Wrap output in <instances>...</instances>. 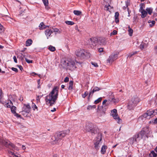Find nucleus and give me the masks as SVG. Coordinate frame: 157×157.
<instances>
[{
  "mask_svg": "<svg viewBox=\"0 0 157 157\" xmlns=\"http://www.w3.org/2000/svg\"><path fill=\"white\" fill-rule=\"evenodd\" d=\"M108 100L110 102L115 104L117 103L119 101V99L118 98H115L113 95H112L109 96Z\"/></svg>",
  "mask_w": 157,
  "mask_h": 157,
  "instance_id": "obj_14",
  "label": "nucleus"
},
{
  "mask_svg": "<svg viewBox=\"0 0 157 157\" xmlns=\"http://www.w3.org/2000/svg\"><path fill=\"white\" fill-rule=\"evenodd\" d=\"M111 0H109V3L108 4V5H105V10L107 11H109L110 12V10L111 9H113V7L111 6L110 5L111 3Z\"/></svg>",
  "mask_w": 157,
  "mask_h": 157,
  "instance_id": "obj_18",
  "label": "nucleus"
},
{
  "mask_svg": "<svg viewBox=\"0 0 157 157\" xmlns=\"http://www.w3.org/2000/svg\"><path fill=\"white\" fill-rule=\"evenodd\" d=\"M154 112L151 110H147L146 113H144L143 116V117L147 118V119H150L153 117Z\"/></svg>",
  "mask_w": 157,
  "mask_h": 157,
  "instance_id": "obj_11",
  "label": "nucleus"
},
{
  "mask_svg": "<svg viewBox=\"0 0 157 157\" xmlns=\"http://www.w3.org/2000/svg\"><path fill=\"white\" fill-rule=\"evenodd\" d=\"M140 47L141 49H143L144 48V44L142 43L140 45Z\"/></svg>",
  "mask_w": 157,
  "mask_h": 157,
  "instance_id": "obj_58",
  "label": "nucleus"
},
{
  "mask_svg": "<svg viewBox=\"0 0 157 157\" xmlns=\"http://www.w3.org/2000/svg\"><path fill=\"white\" fill-rule=\"evenodd\" d=\"M45 6V7H48V0H42Z\"/></svg>",
  "mask_w": 157,
  "mask_h": 157,
  "instance_id": "obj_37",
  "label": "nucleus"
},
{
  "mask_svg": "<svg viewBox=\"0 0 157 157\" xmlns=\"http://www.w3.org/2000/svg\"><path fill=\"white\" fill-rule=\"evenodd\" d=\"M25 60L26 61L29 63H32L33 61L32 60H30L27 58H25Z\"/></svg>",
  "mask_w": 157,
  "mask_h": 157,
  "instance_id": "obj_51",
  "label": "nucleus"
},
{
  "mask_svg": "<svg viewBox=\"0 0 157 157\" xmlns=\"http://www.w3.org/2000/svg\"><path fill=\"white\" fill-rule=\"evenodd\" d=\"M117 31L115 30H114L113 31V32L110 33V35H114L117 34Z\"/></svg>",
  "mask_w": 157,
  "mask_h": 157,
  "instance_id": "obj_53",
  "label": "nucleus"
},
{
  "mask_svg": "<svg viewBox=\"0 0 157 157\" xmlns=\"http://www.w3.org/2000/svg\"><path fill=\"white\" fill-rule=\"evenodd\" d=\"M48 49L52 52H54L56 50L55 48L51 45H50Z\"/></svg>",
  "mask_w": 157,
  "mask_h": 157,
  "instance_id": "obj_39",
  "label": "nucleus"
},
{
  "mask_svg": "<svg viewBox=\"0 0 157 157\" xmlns=\"http://www.w3.org/2000/svg\"><path fill=\"white\" fill-rule=\"evenodd\" d=\"M61 63L62 66L64 68L68 69L71 71L76 68L75 63L73 60H62Z\"/></svg>",
  "mask_w": 157,
  "mask_h": 157,
  "instance_id": "obj_2",
  "label": "nucleus"
},
{
  "mask_svg": "<svg viewBox=\"0 0 157 157\" xmlns=\"http://www.w3.org/2000/svg\"><path fill=\"white\" fill-rule=\"evenodd\" d=\"M65 23L67 25H72L74 24L75 23L73 21H66Z\"/></svg>",
  "mask_w": 157,
  "mask_h": 157,
  "instance_id": "obj_35",
  "label": "nucleus"
},
{
  "mask_svg": "<svg viewBox=\"0 0 157 157\" xmlns=\"http://www.w3.org/2000/svg\"><path fill=\"white\" fill-rule=\"evenodd\" d=\"M12 143H10V142L9 141H6L4 143L5 146L9 147L10 148L11 147L10 145Z\"/></svg>",
  "mask_w": 157,
  "mask_h": 157,
  "instance_id": "obj_32",
  "label": "nucleus"
},
{
  "mask_svg": "<svg viewBox=\"0 0 157 157\" xmlns=\"http://www.w3.org/2000/svg\"><path fill=\"white\" fill-rule=\"evenodd\" d=\"M14 115L16 116L17 118H21V115H19L18 113H17L16 112L15 113H14Z\"/></svg>",
  "mask_w": 157,
  "mask_h": 157,
  "instance_id": "obj_54",
  "label": "nucleus"
},
{
  "mask_svg": "<svg viewBox=\"0 0 157 157\" xmlns=\"http://www.w3.org/2000/svg\"><path fill=\"white\" fill-rule=\"evenodd\" d=\"M17 58L19 59L22 62H23L24 61V54L22 53L19 54L17 56Z\"/></svg>",
  "mask_w": 157,
  "mask_h": 157,
  "instance_id": "obj_20",
  "label": "nucleus"
},
{
  "mask_svg": "<svg viewBox=\"0 0 157 157\" xmlns=\"http://www.w3.org/2000/svg\"><path fill=\"white\" fill-rule=\"evenodd\" d=\"M39 27L40 30L45 29L46 28V26L44 25L43 22H41L39 25Z\"/></svg>",
  "mask_w": 157,
  "mask_h": 157,
  "instance_id": "obj_30",
  "label": "nucleus"
},
{
  "mask_svg": "<svg viewBox=\"0 0 157 157\" xmlns=\"http://www.w3.org/2000/svg\"><path fill=\"white\" fill-rule=\"evenodd\" d=\"M69 78L68 77H66L64 79V82H67L69 81Z\"/></svg>",
  "mask_w": 157,
  "mask_h": 157,
  "instance_id": "obj_55",
  "label": "nucleus"
},
{
  "mask_svg": "<svg viewBox=\"0 0 157 157\" xmlns=\"http://www.w3.org/2000/svg\"><path fill=\"white\" fill-rule=\"evenodd\" d=\"M89 43L91 48H93L96 46L98 43V39L96 37H93L90 39Z\"/></svg>",
  "mask_w": 157,
  "mask_h": 157,
  "instance_id": "obj_10",
  "label": "nucleus"
},
{
  "mask_svg": "<svg viewBox=\"0 0 157 157\" xmlns=\"http://www.w3.org/2000/svg\"><path fill=\"white\" fill-rule=\"evenodd\" d=\"M157 154L155 153L154 151H152L149 155L148 157H157Z\"/></svg>",
  "mask_w": 157,
  "mask_h": 157,
  "instance_id": "obj_25",
  "label": "nucleus"
},
{
  "mask_svg": "<svg viewBox=\"0 0 157 157\" xmlns=\"http://www.w3.org/2000/svg\"><path fill=\"white\" fill-rule=\"evenodd\" d=\"M107 148V147L105 145L102 146L101 149V153L102 154H104L106 152V150Z\"/></svg>",
  "mask_w": 157,
  "mask_h": 157,
  "instance_id": "obj_21",
  "label": "nucleus"
},
{
  "mask_svg": "<svg viewBox=\"0 0 157 157\" xmlns=\"http://www.w3.org/2000/svg\"><path fill=\"white\" fill-rule=\"evenodd\" d=\"M107 107L105 105L98 107L97 109V113L99 116H102L105 115Z\"/></svg>",
  "mask_w": 157,
  "mask_h": 157,
  "instance_id": "obj_8",
  "label": "nucleus"
},
{
  "mask_svg": "<svg viewBox=\"0 0 157 157\" xmlns=\"http://www.w3.org/2000/svg\"><path fill=\"white\" fill-rule=\"evenodd\" d=\"M43 95H42L41 96H39L38 95L37 96L36 98V100L37 102H40V98H41L43 96Z\"/></svg>",
  "mask_w": 157,
  "mask_h": 157,
  "instance_id": "obj_50",
  "label": "nucleus"
},
{
  "mask_svg": "<svg viewBox=\"0 0 157 157\" xmlns=\"http://www.w3.org/2000/svg\"><path fill=\"white\" fill-rule=\"evenodd\" d=\"M11 147L10 149H14L16 150H18V148L17 147H16L15 145L13 144H11L10 145Z\"/></svg>",
  "mask_w": 157,
  "mask_h": 157,
  "instance_id": "obj_34",
  "label": "nucleus"
},
{
  "mask_svg": "<svg viewBox=\"0 0 157 157\" xmlns=\"http://www.w3.org/2000/svg\"><path fill=\"white\" fill-rule=\"evenodd\" d=\"M119 13L118 12H116L115 14V21L117 23L119 22V19L118 17L119 16Z\"/></svg>",
  "mask_w": 157,
  "mask_h": 157,
  "instance_id": "obj_22",
  "label": "nucleus"
},
{
  "mask_svg": "<svg viewBox=\"0 0 157 157\" xmlns=\"http://www.w3.org/2000/svg\"><path fill=\"white\" fill-rule=\"evenodd\" d=\"M102 134L101 133H98L95 139V142H94V147L97 150H99L101 145V142L102 140Z\"/></svg>",
  "mask_w": 157,
  "mask_h": 157,
  "instance_id": "obj_7",
  "label": "nucleus"
},
{
  "mask_svg": "<svg viewBox=\"0 0 157 157\" xmlns=\"http://www.w3.org/2000/svg\"><path fill=\"white\" fill-rule=\"evenodd\" d=\"M58 96V91L57 87H55L49 94L46 97L45 101L46 104H49L51 106H52L55 103Z\"/></svg>",
  "mask_w": 157,
  "mask_h": 157,
  "instance_id": "obj_1",
  "label": "nucleus"
},
{
  "mask_svg": "<svg viewBox=\"0 0 157 157\" xmlns=\"http://www.w3.org/2000/svg\"><path fill=\"white\" fill-rule=\"evenodd\" d=\"M88 94L87 91H86L84 94H82V97L83 98H85L88 95Z\"/></svg>",
  "mask_w": 157,
  "mask_h": 157,
  "instance_id": "obj_49",
  "label": "nucleus"
},
{
  "mask_svg": "<svg viewBox=\"0 0 157 157\" xmlns=\"http://www.w3.org/2000/svg\"><path fill=\"white\" fill-rule=\"evenodd\" d=\"M102 100V98L100 97L98 98L96 100L94 101V103L95 104H97L99 102H100Z\"/></svg>",
  "mask_w": 157,
  "mask_h": 157,
  "instance_id": "obj_36",
  "label": "nucleus"
},
{
  "mask_svg": "<svg viewBox=\"0 0 157 157\" xmlns=\"http://www.w3.org/2000/svg\"><path fill=\"white\" fill-rule=\"evenodd\" d=\"M150 132L149 131L148 127H145L143 128V129L139 133L136 134V136L139 139V141L141 139L144 140L148 137V135L150 134Z\"/></svg>",
  "mask_w": 157,
  "mask_h": 157,
  "instance_id": "obj_3",
  "label": "nucleus"
},
{
  "mask_svg": "<svg viewBox=\"0 0 157 157\" xmlns=\"http://www.w3.org/2000/svg\"><path fill=\"white\" fill-rule=\"evenodd\" d=\"M73 13L75 15L77 16L80 15L81 14V12L78 10H75Z\"/></svg>",
  "mask_w": 157,
  "mask_h": 157,
  "instance_id": "obj_38",
  "label": "nucleus"
},
{
  "mask_svg": "<svg viewBox=\"0 0 157 157\" xmlns=\"http://www.w3.org/2000/svg\"><path fill=\"white\" fill-rule=\"evenodd\" d=\"M0 102L2 104H4L5 101H3V94L2 90L0 89Z\"/></svg>",
  "mask_w": 157,
  "mask_h": 157,
  "instance_id": "obj_19",
  "label": "nucleus"
},
{
  "mask_svg": "<svg viewBox=\"0 0 157 157\" xmlns=\"http://www.w3.org/2000/svg\"><path fill=\"white\" fill-rule=\"evenodd\" d=\"M10 108L11 109V112L13 113L14 114V113H16V107L15 106H13V105L11 106Z\"/></svg>",
  "mask_w": 157,
  "mask_h": 157,
  "instance_id": "obj_31",
  "label": "nucleus"
},
{
  "mask_svg": "<svg viewBox=\"0 0 157 157\" xmlns=\"http://www.w3.org/2000/svg\"><path fill=\"white\" fill-rule=\"evenodd\" d=\"M94 91L93 90L91 91L89 93V96H88V101H89V100L90 99V97H91L92 96L93 94H94Z\"/></svg>",
  "mask_w": 157,
  "mask_h": 157,
  "instance_id": "obj_46",
  "label": "nucleus"
},
{
  "mask_svg": "<svg viewBox=\"0 0 157 157\" xmlns=\"http://www.w3.org/2000/svg\"><path fill=\"white\" fill-rule=\"evenodd\" d=\"M23 54L24 56V58L25 59V58H27L28 59V56L29 54H28L26 53H24Z\"/></svg>",
  "mask_w": 157,
  "mask_h": 157,
  "instance_id": "obj_57",
  "label": "nucleus"
},
{
  "mask_svg": "<svg viewBox=\"0 0 157 157\" xmlns=\"http://www.w3.org/2000/svg\"><path fill=\"white\" fill-rule=\"evenodd\" d=\"M88 132L90 131L91 132L92 134H95L97 133L98 131L97 129H95L94 128H90V131L88 130Z\"/></svg>",
  "mask_w": 157,
  "mask_h": 157,
  "instance_id": "obj_29",
  "label": "nucleus"
},
{
  "mask_svg": "<svg viewBox=\"0 0 157 157\" xmlns=\"http://www.w3.org/2000/svg\"><path fill=\"white\" fill-rule=\"evenodd\" d=\"M98 43L100 44L105 45L106 44V41L105 39L101 38L98 40Z\"/></svg>",
  "mask_w": 157,
  "mask_h": 157,
  "instance_id": "obj_24",
  "label": "nucleus"
},
{
  "mask_svg": "<svg viewBox=\"0 0 157 157\" xmlns=\"http://www.w3.org/2000/svg\"><path fill=\"white\" fill-rule=\"evenodd\" d=\"M11 69L14 71L15 72H18V70L17 68H14V67H12L11 68Z\"/></svg>",
  "mask_w": 157,
  "mask_h": 157,
  "instance_id": "obj_56",
  "label": "nucleus"
},
{
  "mask_svg": "<svg viewBox=\"0 0 157 157\" xmlns=\"http://www.w3.org/2000/svg\"><path fill=\"white\" fill-rule=\"evenodd\" d=\"M146 12L147 13H148L149 15H151L152 13L153 9L151 7L147 8L146 9Z\"/></svg>",
  "mask_w": 157,
  "mask_h": 157,
  "instance_id": "obj_28",
  "label": "nucleus"
},
{
  "mask_svg": "<svg viewBox=\"0 0 157 157\" xmlns=\"http://www.w3.org/2000/svg\"><path fill=\"white\" fill-rule=\"evenodd\" d=\"M137 52H136V51H135L134 52H131L129 54L128 56V57H132L133 55L136 54Z\"/></svg>",
  "mask_w": 157,
  "mask_h": 157,
  "instance_id": "obj_42",
  "label": "nucleus"
},
{
  "mask_svg": "<svg viewBox=\"0 0 157 157\" xmlns=\"http://www.w3.org/2000/svg\"><path fill=\"white\" fill-rule=\"evenodd\" d=\"M18 67L21 71H22L23 70V68L21 65H18Z\"/></svg>",
  "mask_w": 157,
  "mask_h": 157,
  "instance_id": "obj_64",
  "label": "nucleus"
},
{
  "mask_svg": "<svg viewBox=\"0 0 157 157\" xmlns=\"http://www.w3.org/2000/svg\"><path fill=\"white\" fill-rule=\"evenodd\" d=\"M66 135V133L63 132H61L56 133L55 136L52 138L53 140L52 144H56L59 142Z\"/></svg>",
  "mask_w": 157,
  "mask_h": 157,
  "instance_id": "obj_5",
  "label": "nucleus"
},
{
  "mask_svg": "<svg viewBox=\"0 0 157 157\" xmlns=\"http://www.w3.org/2000/svg\"><path fill=\"white\" fill-rule=\"evenodd\" d=\"M117 57L118 55L117 54H112L108 58L107 60V63H112L117 59Z\"/></svg>",
  "mask_w": 157,
  "mask_h": 157,
  "instance_id": "obj_12",
  "label": "nucleus"
},
{
  "mask_svg": "<svg viewBox=\"0 0 157 157\" xmlns=\"http://www.w3.org/2000/svg\"><path fill=\"white\" fill-rule=\"evenodd\" d=\"M148 22L149 23H150V22L151 23V24H150V25L151 27H152V26H153L155 24V21H148Z\"/></svg>",
  "mask_w": 157,
  "mask_h": 157,
  "instance_id": "obj_48",
  "label": "nucleus"
},
{
  "mask_svg": "<svg viewBox=\"0 0 157 157\" xmlns=\"http://www.w3.org/2000/svg\"><path fill=\"white\" fill-rule=\"evenodd\" d=\"M5 106L7 108H10L13 105L12 102L11 100H9L7 102H5Z\"/></svg>",
  "mask_w": 157,
  "mask_h": 157,
  "instance_id": "obj_16",
  "label": "nucleus"
},
{
  "mask_svg": "<svg viewBox=\"0 0 157 157\" xmlns=\"http://www.w3.org/2000/svg\"><path fill=\"white\" fill-rule=\"evenodd\" d=\"M76 55L78 57L81 58H89L90 57V54L85 51L84 49H80L76 51L75 52Z\"/></svg>",
  "mask_w": 157,
  "mask_h": 157,
  "instance_id": "obj_6",
  "label": "nucleus"
},
{
  "mask_svg": "<svg viewBox=\"0 0 157 157\" xmlns=\"http://www.w3.org/2000/svg\"><path fill=\"white\" fill-rule=\"evenodd\" d=\"M128 31L129 32V35L130 36H132V35L133 30L131 28H130L129 26H128Z\"/></svg>",
  "mask_w": 157,
  "mask_h": 157,
  "instance_id": "obj_33",
  "label": "nucleus"
},
{
  "mask_svg": "<svg viewBox=\"0 0 157 157\" xmlns=\"http://www.w3.org/2000/svg\"><path fill=\"white\" fill-rule=\"evenodd\" d=\"M8 152H9V153L10 155H11L13 156L15 154L13 152H12L11 151H9Z\"/></svg>",
  "mask_w": 157,
  "mask_h": 157,
  "instance_id": "obj_60",
  "label": "nucleus"
},
{
  "mask_svg": "<svg viewBox=\"0 0 157 157\" xmlns=\"http://www.w3.org/2000/svg\"><path fill=\"white\" fill-rule=\"evenodd\" d=\"M129 143L131 144H136L139 141V139L136 136V135L133 136V137L129 139Z\"/></svg>",
  "mask_w": 157,
  "mask_h": 157,
  "instance_id": "obj_13",
  "label": "nucleus"
},
{
  "mask_svg": "<svg viewBox=\"0 0 157 157\" xmlns=\"http://www.w3.org/2000/svg\"><path fill=\"white\" fill-rule=\"evenodd\" d=\"M32 106L34 110H35V109H36L37 110H38V108L34 103H33Z\"/></svg>",
  "mask_w": 157,
  "mask_h": 157,
  "instance_id": "obj_47",
  "label": "nucleus"
},
{
  "mask_svg": "<svg viewBox=\"0 0 157 157\" xmlns=\"http://www.w3.org/2000/svg\"><path fill=\"white\" fill-rule=\"evenodd\" d=\"M32 43L33 41L31 39H28L26 41V46H29L32 44Z\"/></svg>",
  "mask_w": 157,
  "mask_h": 157,
  "instance_id": "obj_27",
  "label": "nucleus"
},
{
  "mask_svg": "<svg viewBox=\"0 0 157 157\" xmlns=\"http://www.w3.org/2000/svg\"><path fill=\"white\" fill-rule=\"evenodd\" d=\"M45 32L47 39H48L49 37L50 36L51 34L53 33V31L51 29H47L46 30Z\"/></svg>",
  "mask_w": 157,
  "mask_h": 157,
  "instance_id": "obj_17",
  "label": "nucleus"
},
{
  "mask_svg": "<svg viewBox=\"0 0 157 157\" xmlns=\"http://www.w3.org/2000/svg\"><path fill=\"white\" fill-rule=\"evenodd\" d=\"M20 113H21L22 115L23 116H24V117H26L27 116L28 113L26 112L24 110H23L21 111V112H20Z\"/></svg>",
  "mask_w": 157,
  "mask_h": 157,
  "instance_id": "obj_44",
  "label": "nucleus"
},
{
  "mask_svg": "<svg viewBox=\"0 0 157 157\" xmlns=\"http://www.w3.org/2000/svg\"><path fill=\"white\" fill-rule=\"evenodd\" d=\"M103 51V48H100L98 49V51L100 52H102Z\"/></svg>",
  "mask_w": 157,
  "mask_h": 157,
  "instance_id": "obj_63",
  "label": "nucleus"
},
{
  "mask_svg": "<svg viewBox=\"0 0 157 157\" xmlns=\"http://www.w3.org/2000/svg\"><path fill=\"white\" fill-rule=\"evenodd\" d=\"M111 115L112 116L113 118L117 121L118 123H120L121 122V119L117 113V110L116 109H114L112 110L111 113Z\"/></svg>",
  "mask_w": 157,
  "mask_h": 157,
  "instance_id": "obj_9",
  "label": "nucleus"
},
{
  "mask_svg": "<svg viewBox=\"0 0 157 157\" xmlns=\"http://www.w3.org/2000/svg\"><path fill=\"white\" fill-rule=\"evenodd\" d=\"M52 31H53V32H58L59 30L55 28V29H53V30Z\"/></svg>",
  "mask_w": 157,
  "mask_h": 157,
  "instance_id": "obj_62",
  "label": "nucleus"
},
{
  "mask_svg": "<svg viewBox=\"0 0 157 157\" xmlns=\"http://www.w3.org/2000/svg\"><path fill=\"white\" fill-rule=\"evenodd\" d=\"M96 107V106L95 105H89L87 106V109L89 110L92 109L93 108L95 109Z\"/></svg>",
  "mask_w": 157,
  "mask_h": 157,
  "instance_id": "obj_40",
  "label": "nucleus"
},
{
  "mask_svg": "<svg viewBox=\"0 0 157 157\" xmlns=\"http://www.w3.org/2000/svg\"><path fill=\"white\" fill-rule=\"evenodd\" d=\"M73 82L72 81H70L69 83V86H68V90H72L73 88Z\"/></svg>",
  "mask_w": 157,
  "mask_h": 157,
  "instance_id": "obj_26",
  "label": "nucleus"
},
{
  "mask_svg": "<svg viewBox=\"0 0 157 157\" xmlns=\"http://www.w3.org/2000/svg\"><path fill=\"white\" fill-rule=\"evenodd\" d=\"M31 107L29 104H24L23 108V110H24L27 113H29L30 111Z\"/></svg>",
  "mask_w": 157,
  "mask_h": 157,
  "instance_id": "obj_15",
  "label": "nucleus"
},
{
  "mask_svg": "<svg viewBox=\"0 0 157 157\" xmlns=\"http://www.w3.org/2000/svg\"><path fill=\"white\" fill-rule=\"evenodd\" d=\"M107 100H105L102 102V105H105V106H107V105H105V103L107 102Z\"/></svg>",
  "mask_w": 157,
  "mask_h": 157,
  "instance_id": "obj_59",
  "label": "nucleus"
},
{
  "mask_svg": "<svg viewBox=\"0 0 157 157\" xmlns=\"http://www.w3.org/2000/svg\"><path fill=\"white\" fill-rule=\"evenodd\" d=\"M140 101L139 98L136 95L133 96L128 101L127 104L128 108L129 110L133 109Z\"/></svg>",
  "mask_w": 157,
  "mask_h": 157,
  "instance_id": "obj_4",
  "label": "nucleus"
},
{
  "mask_svg": "<svg viewBox=\"0 0 157 157\" xmlns=\"http://www.w3.org/2000/svg\"><path fill=\"white\" fill-rule=\"evenodd\" d=\"M4 30L3 26L0 23V35L3 32Z\"/></svg>",
  "mask_w": 157,
  "mask_h": 157,
  "instance_id": "obj_41",
  "label": "nucleus"
},
{
  "mask_svg": "<svg viewBox=\"0 0 157 157\" xmlns=\"http://www.w3.org/2000/svg\"><path fill=\"white\" fill-rule=\"evenodd\" d=\"M91 63L95 67H98V66L97 63H96L91 62Z\"/></svg>",
  "mask_w": 157,
  "mask_h": 157,
  "instance_id": "obj_52",
  "label": "nucleus"
},
{
  "mask_svg": "<svg viewBox=\"0 0 157 157\" xmlns=\"http://www.w3.org/2000/svg\"><path fill=\"white\" fill-rule=\"evenodd\" d=\"M141 13V17L142 18H144L147 15V13L145 10H143L140 11Z\"/></svg>",
  "mask_w": 157,
  "mask_h": 157,
  "instance_id": "obj_23",
  "label": "nucleus"
},
{
  "mask_svg": "<svg viewBox=\"0 0 157 157\" xmlns=\"http://www.w3.org/2000/svg\"><path fill=\"white\" fill-rule=\"evenodd\" d=\"M13 59L14 62L16 63H17V58H16V56H13Z\"/></svg>",
  "mask_w": 157,
  "mask_h": 157,
  "instance_id": "obj_61",
  "label": "nucleus"
},
{
  "mask_svg": "<svg viewBox=\"0 0 157 157\" xmlns=\"http://www.w3.org/2000/svg\"><path fill=\"white\" fill-rule=\"evenodd\" d=\"M3 17V19L5 20H9L10 19H11V18L9 16L7 15H4L2 16Z\"/></svg>",
  "mask_w": 157,
  "mask_h": 157,
  "instance_id": "obj_43",
  "label": "nucleus"
},
{
  "mask_svg": "<svg viewBox=\"0 0 157 157\" xmlns=\"http://www.w3.org/2000/svg\"><path fill=\"white\" fill-rule=\"evenodd\" d=\"M101 89V88H99L98 87L96 86L95 87H94V89L93 90L94 92L96 91H98Z\"/></svg>",
  "mask_w": 157,
  "mask_h": 157,
  "instance_id": "obj_45",
  "label": "nucleus"
}]
</instances>
